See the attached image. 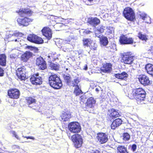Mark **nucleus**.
Listing matches in <instances>:
<instances>
[{"label": "nucleus", "instance_id": "f257e3e1", "mask_svg": "<svg viewBox=\"0 0 153 153\" xmlns=\"http://www.w3.org/2000/svg\"><path fill=\"white\" fill-rule=\"evenodd\" d=\"M18 13L22 17H24V18H18L17 19V21L19 25L26 27L33 21V19L25 17L26 16H30L32 14V12L30 10L20 9L19 10Z\"/></svg>", "mask_w": 153, "mask_h": 153}, {"label": "nucleus", "instance_id": "f03ea898", "mask_svg": "<svg viewBox=\"0 0 153 153\" xmlns=\"http://www.w3.org/2000/svg\"><path fill=\"white\" fill-rule=\"evenodd\" d=\"M146 92L142 88L134 89L132 92L128 94L130 99H135L138 104H142L146 96Z\"/></svg>", "mask_w": 153, "mask_h": 153}, {"label": "nucleus", "instance_id": "7ed1b4c3", "mask_svg": "<svg viewBox=\"0 0 153 153\" xmlns=\"http://www.w3.org/2000/svg\"><path fill=\"white\" fill-rule=\"evenodd\" d=\"M49 82L50 85L55 89H59L62 86L60 78L55 74H52L50 76Z\"/></svg>", "mask_w": 153, "mask_h": 153}, {"label": "nucleus", "instance_id": "20e7f679", "mask_svg": "<svg viewBox=\"0 0 153 153\" xmlns=\"http://www.w3.org/2000/svg\"><path fill=\"white\" fill-rule=\"evenodd\" d=\"M71 139L76 148H78L82 146L83 143V140L82 136L79 134H76L72 135Z\"/></svg>", "mask_w": 153, "mask_h": 153}, {"label": "nucleus", "instance_id": "39448f33", "mask_svg": "<svg viewBox=\"0 0 153 153\" xmlns=\"http://www.w3.org/2000/svg\"><path fill=\"white\" fill-rule=\"evenodd\" d=\"M125 17L128 20L132 21L135 18V15L132 9L129 7L125 8L123 12Z\"/></svg>", "mask_w": 153, "mask_h": 153}, {"label": "nucleus", "instance_id": "423d86ee", "mask_svg": "<svg viewBox=\"0 0 153 153\" xmlns=\"http://www.w3.org/2000/svg\"><path fill=\"white\" fill-rule=\"evenodd\" d=\"M68 128L70 131L74 133H78L81 130V127L78 123L71 122L69 123Z\"/></svg>", "mask_w": 153, "mask_h": 153}, {"label": "nucleus", "instance_id": "0eeeda50", "mask_svg": "<svg viewBox=\"0 0 153 153\" xmlns=\"http://www.w3.org/2000/svg\"><path fill=\"white\" fill-rule=\"evenodd\" d=\"M140 82L144 86H147L151 84V81L147 76L144 74H140L137 76Z\"/></svg>", "mask_w": 153, "mask_h": 153}, {"label": "nucleus", "instance_id": "6e6552de", "mask_svg": "<svg viewBox=\"0 0 153 153\" xmlns=\"http://www.w3.org/2000/svg\"><path fill=\"white\" fill-rule=\"evenodd\" d=\"M26 70L25 66L19 68L16 70V74L17 76L22 80H24L26 78Z\"/></svg>", "mask_w": 153, "mask_h": 153}, {"label": "nucleus", "instance_id": "1a4fd4ad", "mask_svg": "<svg viewBox=\"0 0 153 153\" xmlns=\"http://www.w3.org/2000/svg\"><path fill=\"white\" fill-rule=\"evenodd\" d=\"M22 35V34L21 33L11 32L8 36V39L9 41H14L15 42H19V39L18 37L21 36Z\"/></svg>", "mask_w": 153, "mask_h": 153}, {"label": "nucleus", "instance_id": "9d476101", "mask_svg": "<svg viewBox=\"0 0 153 153\" xmlns=\"http://www.w3.org/2000/svg\"><path fill=\"white\" fill-rule=\"evenodd\" d=\"M30 80L33 84L40 85L42 83V78L39 76L38 73L33 75L30 78Z\"/></svg>", "mask_w": 153, "mask_h": 153}, {"label": "nucleus", "instance_id": "9b49d317", "mask_svg": "<svg viewBox=\"0 0 153 153\" xmlns=\"http://www.w3.org/2000/svg\"><path fill=\"white\" fill-rule=\"evenodd\" d=\"M8 95L11 98L17 99L20 95L19 91L17 89H12L8 91Z\"/></svg>", "mask_w": 153, "mask_h": 153}, {"label": "nucleus", "instance_id": "f8f14e48", "mask_svg": "<svg viewBox=\"0 0 153 153\" xmlns=\"http://www.w3.org/2000/svg\"><path fill=\"white\" fill-rule=\"evenodd\" d=\"M36 64L41 70H43L47 68L45 61L41 57L37 58L36 60Z\"/></svg>", "mask_w": 153, "mask_h": 153}, {"label": "nucleus", "instance_id": "ddd939ff", "mask_svg": "<svg viewBox=\"0 0 153 153\" xmlns=\"http://www.w3.org/2000/svg\"><path fill=\"white\" fill-rule=\"evenodd\" d=\"M97 138L101 144L106 142L108 140V136L104 133H100L97 134Z\"/></svg>", "mask_w": 153, "mask_h": 153}, {"label": "nucleus", "instance_id": "4468645a", "mask_svg": "<svg viewBox=\"0 0 153 153\" xmlns=\"http://www.w3.org/2000/svg\"><path fill=\"white\" fill-rule=\"evenodd\" d=\"M42 34L48 39L52 37V33L51 30L49 27H44L42 30Z\"/></svg>", "mask_w": 153, "mask_h": 153}, {"label": "nucleus", "instance_id": "2eb2a0df", "mask_svg": "<svg viewBox=\"0 0 153 153\" xmlns=\"http://www.w3.org/2000/svg\"><path fill=\"white\" fill-rule=\"evenodd\" d=\"M101 71L104 73H108L112 70V65L110 63H106L100 68Z\"/></svg>", "mask_w": 153, "mask_h": 153}, {"label": "nucleus", "instance_id": "dca6fc26", "mask_svg": "<svg viewBox=\"0 0 153 153\" xmlns=\"http://www.w3.org/2000/svg\"><path fill=\"white\" fill-rule=\"evenodd\" d=\"M123 60L125 64H131L133 61V57L128 55H124L123 57Z\"/></svg>", "mask_w": 153, "mask_h": 153}, {"label": "nucleus", "instance_id": "f3484780", "mask_svg": "<svg viewBox=\"0 0 153 153\" xmlns=\"http://www.w3.org/2000/svg\"><path fill=\"white\" fill-rule=\"evenodd\" d=\"M88 23L93 26H95L100 23V20L97 17H91L88 19Z\"/></svg>", "mask_w": 153, "mask_h": 153}, {"label": "nucleus", "instance_id": "a211bd4d", "mask_svg": "<svg viewBox=\"0 0 153 153\" xmlns=\"http://www.w3.org/2000/svg\"><path fill=\"white\" fill-rule=\"evenodd\" d=\"M32 53L29 51H26L21 55V60L24 62H26L32 56Z\"/></svg>", "mask_w": 153, "mask_h": 153}, {"label": "nucleus", "instance_id": "6ab92c4d", "mask_svg": "<svg viewBox=\"0 0 153 153\" xmlns=\"http://www.w3.org/2000/svg\"><path fill=\"white\" fill-rule=\"evenodd\" d=\"M122 120L119 118H117L115 120L111 125V128L113 129H115L117 127H118L122 123Z\"/></svg>", "mask_w": 153, "mask_h": 153}, {"label": "nucleus", "instance_id": "aec40b11", "mask_svg": "<svg viewBox=\"0 0 153 153\" xmlns=\"http://www.w3.org/2000/svg\"><path fill=\"white\" fill-rule=\"evenodd\" d=\"M114 29L112 27H108L106 28L105 34L108 36V37L111 38L114 36Z\"/></svg>", "mask_w": 153, "mask_h": 153}, {"label": "nucleus", "instance_id": "412c9836", "mask_svg": "<svg viewBox=\"0 0 153 153\" xmlns=\"http://www.w3.org/2000/svg\"><path fill=\"white\" fill-rule=\"evenodd\" d=\"M61 117L63 121H68L71 117V114L68 111L64 112L62 113Z\"/></svg>", "mask_w": 153, "mask_h": 153}, {"label": "nucleus", "instance_id": "4be33fe9", "mask_svg": "<svg viewBox=\"0 0 153 153\" xmlns=\"http://www.w3.org/2000/svg\"><path fill=\"white\" fill-rule=\"evenodd\" d=\"M115 76L117 78L122 80H125L127 78L128 75L126 72H124L121 74H115Z\"/></svg>", "mask_w": 153, "mask_h": 153}, {"label": "nucleus", "instance_id": "5701e85b", "mask_svg": "<svg viewBox=\"0 0 153 153\" xmlns=\"http://www.w3.org/2000/svg\"><path fill=\"white\" fill-rule=\"evenodd\" d=\"M96 101L93 97H90L88 99L87 102V106L90 108H92L95 105Z\"/></svg>", "mask_w": 153, "mask_h": 153}, {"label": "nucleus", "instance_id": "b1692460", "mask_svg": "<svg viewBox=\"0 0 153 153\" xmlns=\"http://www.w3.org/2000/svg\"><path fill=\"white\" fill-rule=\"evenodd\" d=\"M145 69L147 73L153 76V65L151 64H149L146 65Z\"/></svg>", "mask_w": 153, "mask_h": 153}, {"label": "nucleus", "instance_id": "393cba45", "mask_svg": "<svg viewBox=\"0 0 153 153\" xmlns=\"http://www.w3.org/2000/svg\"><path fill=\"white\" fill-rule=\"evenodd\" d=\"M140 16L145 22L147 23H151V18L149 16H147L146 14L142 13L140 14Z\"/></svg>", "mask_w": 153, "mask_h": 153}, {"label": "nucleus", "instance_id": "a878e982", "mask_svg": "<svg viewBox=\"0 0 153 153\" xmlns=\"http://www.w3.org/2000/svg\"><path fill=\"white\" fill-rule=\"evenodd\" d=\"M6 56L4 54H0V65L2 66L6 65Z\"/></svg>", "mask_w": 153, "mask_h": 153}, {"label": "nucleus", "instance_id": "bb28decb", "mask_svg": "<svg viewBox=\"0 0 153 153\" xmlns=\"http://www.w3.org/2000/svg\"><path fill=\"white\" fill-rule=\"evenodd\" d=\"M117 153H128L126 148L123 146H119L117 147Z\"/></svg>", "mask_w": 153, "mask_h": 153}, {"label": "nucleus", "instance_id": "cd10ccee", "mask_svg": "<svg viewBox=\"0 0 153 153\" xmlns=\"http://www.w3.org/2000/svg\"><path fill=\"white\" fill-rule=\"evenodd\" d=\"M119 115V113L114 109H112L110 113V117L115 118L118 117Z\"/></svg>", "mask_w": 153, "mask_h": 153}, {"label": "nucleus", "instance_id": "c85d7f7f", "mask_svg": "<svg viewBox=\"0 0 153 153\" xmlns=\"http://www.w3.org/2000/svg\"><path fill=\"white\" fill-rule=\"evenodd\" d=\"M79 82L78 79L76 78L73 80L70 81L68 85L73 86H75L76 87V86L78 85L77 84Z\"/></svg>", "mask_w": 153, "mask_h": 153}, {"label": "nucleus", "instance_id": "c756f323", "mask_svg": "<svg viewBox=\"0 0 153 153\" xmlns=\"http://www.w3.org/2000/svg\"><path fill=\"white\" fill-rule=\"evenodd\" d=\"M100 43L101 45L103 46L106 45L108 43L107 38L106 37H103L100 39Z\"/></svg>", "mask_w": 153, "mask_h": 153}, {"label": "nucleus", "instance_id": "7c9ffc66", "mask_svg": "<svg viewBox=\"0 0 153 153\" xmlns=\"http://www.w3.org/2000/svg\"><path fill=\"white\" fill-rule=\"evenodd\" d=\"M36 37H37V35L34 34H30L27 36V39L30 42H34Z\"/></svg>", "mask_w": 153, "mask_h": 153}, {"label": "nucleus", "instance_id": "2f4dec72", "mask_svg": "<svg viewBox=\"0 0 153 153\" xmlns=\"http://www.w3.org/2000/svg\"><path fill=\"white\" fill-rule=\"evenodd\" d=\"M138 36L140 39L142 40H144L146 41L148 40L147 36L145 34H143L141 33H139Z\"/></svg>", "mask_w": 153, "mask_h": 153}, {"label": "nucleus", "instance_id": "473e14b6", "mask_svg": "<svg viewBox=\"0 0 153 153\" xmlns=\"http://www.w3.org/2000/svg\"><path fill=\"white\" fill-rule=\"evenodd\" d=\"M130 135L127 133L123 134V136H122V138L124 141H128L130 139Z\"/></svg>", "mask_w": 153, "mask_h": 153}, {"label": "nucleus", "instance_id": "72a5a7b5", "mask_svg": "<svg viewBox=\"0 0 153 153\" xmlns=\"http://www.w3.org/2000/svg\"><path fill=\"white\" fill-rule=\"evenodd\" d=\"M127 37L124 35L120 36L119 40L120 43L122 44H126Z\"/></svg>", "mask_w": 153, "mask_h": 153}, {"label": "nucleus", "instance_id": "f704fd0d", "mask_svg": "<svg viewBox=\"0 0 153 153\" xmlns=\"http://www.w3.org/2000/svg\"><path fill=\"white\" fill-rule=\"evenodd\" d=\"M74 93L76 96L79 95V94H82V91L81 89L79 88L78 85L76 86L75 88Z\"/></svg>", "mask_w": 153, "mask_h": 153}, {"label": "nucleus", "instance_id": "c9c22d12", "mask_svg": "<svg viewBox=\"0 0 153 153\" xmlns=\"http://www.w3.org/2000/svg\"><path fill=\"white\" fill-rule=\"evenodd\" d=\"M50 67L52 70H58L59 68L58 65L57 64L54 63H51L50 65Z\"/></svg>", "mask_w": 153, "mask_h": 153}, {"label": "nucleus", "instance_id": "e433bc0d", "mask_svg": "<svg viewBox=\"0 0 153 153\" xmlns=\"http://www.w3.org/2000/svg\"><path fill=\"white\" fill-rule=\"evenodd\" d=\"M35 39V40L34 42V43L40 44L43 43V40L40 37H39L37 36V37Z\"/></svg>", "mask_w": 153, "mask_h": 153}, {"label": "nucleus", "instance_id": "4c0bfd02", "mask_svg": "<svg viewBox=\"0 0 153 153\" xmlns=\"http://www.w3.org/2000/svg\"><path fill=\"white\" fill-rule=\"evenodd\" d=\"M59 56L56 55L55 53H53L51 55L48 56L49 58L52 59L53 60H55L56 59H57Z\"/></svg>", "mask_w": 153, "mask_h": 153}, {"label": "nucleus", "instance_id": "58836bf2", "mask_svg": "<svg viewBox=\"0 0 153 153\" xmlns=\"http://www.w3.org/2000/svg\"><path fill=\"white\" fill-rule=\"evenodd\" d=\"M83 44L84 46L88 47L90 44V41L88 39H84L83 40Z\"/></svg>", "mask_w": 153, "mask_h": 153}, {"label": "nucleus", "instance_id": "ea45409f", "mask_svg": "<svg viewBox=\"0 0 153 153\" xmlns=\"http://www.w3.org/2000/svg\"><path fill=\"white\" fill-rule=\"evenodd\" d=\"M27 102L29 105L31 104L34 103L35 102V100L31 97H29L27 99Z\"/></svg>", "mask_w": 153, "mask_h": 153}, {"label": "nucleus", "instance_id": "a19ab883", "mask_svg": "<svg viewBox=\"0 0 153 153\" xmlns=\"http://www.w3.org/2000/svg\"><path fill=\"white\" fill-rule=\"evenodd\" d=\"M126 44H131L133 42V40L131 38H128L127 37V39L126 40Z\"/></svg>", "mask_w": 153, "mask_h": 153}, {"label": "nucleus", "instance_id": "79ce46f5", "mask_svg": "<svg viewBox=\"0 0 153 153\" xmlns=\"http://www.w3.org/2000/svg\"><path fill=\"white\" fill-rule=\"evenodd\" d=\"M64 79L68 83V84H69L71 81L70 77L69 76H64Z\"/></svg>", "mask_w": 153, "mask_h": 153}, {"label": "nucleus", "instance_id": "37998d69", "mask_svg": "<svg viewBox=\"0 0 153 153\" xmlns=\"http://www.w3.org/2000/svg\"><path fill=\"white\" fill-rule=\"evenodd\" d=\"M11 133L17 139L20 140V138L19 137L18 135L16 134L15 131H12Z\"/></svg>", "mask_w": 153, "mask_h": 153}, {"label": "nucleus", "instance_id": "c03bdc74", "mask_svg": "<svg viewBox=\"0 0 153 153\" xmlns=\"http://www.w3.org/2000/svg\"><path fill=\"white\" fill-rule=\"evenodd\" d=\"M110 48H111V49L113 51H116L117 50L116 45L114 44L113 43L111 45Z\"/></svg>", "mask_w": 153, "mask_h": 153}, {"label": "nucleus", "instance_id": "a18cd8bd", "mask_svg": "<svg viewBox=\"0 0 153 153\" xmlns=\"http://www.w3.org/2000/svg\"><path fill=\"white\" fill-rule=\"evenodd\" d=\"M137 145L135 144H133L131 146V150L133 152L135 151L137 149Z\"/></svg>", "mask_w": 153, "mask_h": 153}, {"label": "nucleus", "instance_id": "49530a36", "mask_svg": "<svg viewBox=\"0 0 153 153\" xmlns=\"http://www.w3.org/2000/svg\"><path fill=\"white\" fill-rule=\"evenodd\" d=\"M27 49H30L31 51H35L37 50V48L35 47H33L32 46H27Z\"/></svg>", "mask_w": 153, "mask_h": 153}, {"label": "nucleus", "instance_id": "de8ad7c7", "mask_svg": "<svg viewBox=\"0 0 153 153\" xmlns=\"http://www.w3.org/2000/svg\"><path fill=\"white\" fill-rule=\"evenodd\" d=\"M100 28H99V31L101 33H102L104 32L105 27L103 26H100Z\"/></svg>", "mask_w": 153, "mask_h": 153}, {"label": "nucleus", "instance_id": "09e8293b", "mask_svg": "<svg viewBox=\"0 0 153 153\" xmlns=\"http://www.w3.org/2000/svg\"><path fill=\"white\" fill-rule=\"evenodd\" d=\"M4 74V70L0 67V76H3Z\"/></svg>", "mask_w": 153, "mask_h": 153}, {"label": "nucleus", "instance_id": "8fccbe9b", "mask_svg": "<svg viewBox=\"0 0 153 153\" xmlns=\"http://www.w3.org/2000/svg\"><path fill=\"white\" fill-rule=\"evenodd\" d=\"M22 137L24 138H26L27 139H30L33 140H34V138L33 137H31V136H29V137H24V136H23Z\"/></svg>", "mask_w": 153, "mask_h": 153}, {"label": "nucleus", "instance_id": "3c124183", "mask_svg": "<svg viewBox=\"0 0 153 153\" xmlns=\"http://www.w3.org/2000/svg\"><path fill=\"white\" fill-rule=\"evenodd\" d=\"M93 45H94L93 47H92V45H91V48L93 49L94 50H95L96 49V48H97V45L95 44H93Z\"/></svg>", "mask_w": 153, "mask_h": 153}, {"label": "nucleus", "instance_id": "603ef678", "mask_svg": "<svg viewBox=\"0 0 153 153\" xmlns=\"http://www.w3.org/2000/svg\"><path fill=\"white\" fill-rule=\"evenodd\" d=\"M91 31H90L89 30H85L84 31V33H86V34H89L90 33H91Z\"/></svg>", "mask_w": 153, "mask_h": 153}, {"label": "nucleus", "instance_id": "864d4df0", "mask_svg": "<svg viewBox=\"0 0 153 153\" xmlns=\"http://www.w3.org/2000/svg\"><path fill=\"white\" fill-rule=\"evenodd\" d=\"M83 69L85 70H87L88 69V67L87 65H85L84 66V67Z\"/></svg>", "mask_w": 153, "mask_h": 153}, {"label": "nucleus", "instance_id": "5fc2aeb1", "mask_svg": "<svg viewBox=\"0 0 153 153\" xmlns=\"http://www.w3.org/2000/svg\"><path fill=\"white\" fill-rule=\"evenodd\" d=\"M95 36H96L99 38H100V37L101 36L100 34H97V33H95Z\"/></svg>", "mask_w": 153, "mask_h": 153}, {"label": "nucleus", "instance_id": "6e6d98bb", "mask_svg": "<svg viewBox=\"0 0 153 153\" xmlns=\"http://www.w3.org/2000/svg\"><path fill=\"white\" fill-rule=\"evenodd\" d=\"M62 50L65 52H68L69 51V49H63Z\"/></svg>", "mask_w": 153, "mask_h": 153}, {"label": "nucleus", "instance_id": "4d7b16f0", "mask_svg": "<svg viewBox=\"0 0 153 153\" xmlns=\"http://www.w3.org/2000/svg\"><path fill=\"white\" fill-rule=\"evenodd\" d=\"M150 50L152 53H153V47H151Z\"/></svg>", "mask_w": 153, "mask_h": 153}, {"label": "nucleus", "instance_id": "13d9d810", "mask_svg": "<svg viewBox=\"0 0 153 153\" xmlns=\"http://www.w3.org/2000/svg\"><path fill=\"white\" fill-rule=\"evenodd\" d=\"M95 90L96 92H98L100 91V89L99 88H97L95 89Z\"/></svg>", "mask_w": 153, "mask_h": 153}, {"label": "nucleus", "instance_id": "bf43d9fd", "mask_svg": "<svg viewBox=\"0 0 153 153\" xmlns=\"http://www.w3.org/2000/svg\"><path fill=\"white\" fill-rule=\"evenodd\" d=\"M59 24H56V25H54L55 27L58 26H59Z\"/></svg>", "mask_w": 153, "mask_h": 153}, {"label": "nucleus", "instance_id": "052dcab7", "mask_svg": "<svg viewBox=\"0 0 153 153\" xmlns=\"http://www.w3.org/2000/svg\"><path fill=\"white\" fill-rule=\"evenodd\" d=\"M88 1L90 2H91L93 1V0H88Z\"/></svg>", "mask_w": 153, "mask_h": 153}, {"label": "nucleus", "instance_id": "680f3d73", "mask_svg": "<svg viewBox=\"0 0 153 153\" xmlns=\"http://www.w3.org/2000/svg\"><path fill=\"white\" fill-rule=\"evenodd\" d=\"M65 70L66 71H68L69 70V69L68 68H66L65 69Z\"/></svg>", "mask_w": 153, "mask_h": 153}, {"label": "nucleus", "instance_id": "e2e57ef3", "mask_svg": "<svg viewBox=\"0 0 153 153\" xmlns=\"http://www.w3.org/2000/svg\"><path fill=\"white\" fill-rule=\"evenodd\" d=\"M70 42L69 41H67V42H66V43H68Z\"/></svg>", "mask_w": 153, "mask_h": 153}, {"label": "nucleus", "instance_id": "0e129e2a", "mask_svg": "<svg viewBox=\"0 0 153 153\" xmlns=\"http://www.w3.org/2000/svg\"><path fill=\"white\" fill-rule=\"evenodd\" d=\"M146 20L148 21V19H146Z\"/></svg>", "mask_w": 153, "mask_h": 153}, {"label": "nucleus", "instance_id": "69168bd1", "mask_svg": "<svg viewBox=\"0 0 153 153\" xmlns=\"http://www.w3.org/2000/svg\"><path fill=\"white\" fill-rule=\"evenodd\" d=\"M151 102L153 103V100H152Z\"/></svg>", "mask_w": 153, "mask_h": 153}, {"label": "nucleus", "instance_id": "338daca9", "mask_svg": "<svg viewBox=\"0 0 153 153\" xmlns=\"http://www.w3.org/2000/svg\"><path fill=\"white\" fill-rule=\"evenodd\" d=\"M152 100H153V97H152Z\"/></svg>", "mask_w": 153, "mask_h": 153}, {"label": "nucleus", "instance_id": "774afa93", "mask_svg": "<svg viewBox=\"0 0 153 153\" xmlns=\"http://www.w3.org/2000/svg\"><path fill=\"white\" fill-rule=\"evenodd\" d=\"M0 153H1V152H0Z\"/></svg>", "mask_w": 153, "mask_h": 153}]
</instances>
